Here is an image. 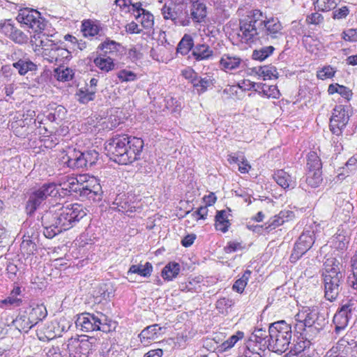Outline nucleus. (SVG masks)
Segmentation results:
<instances>
[{
    "mask_svg": "<svg viewBox=\"0 0 357 357\" xmlns=\"http://www.w3.org/2000/svg\"><path fill=\"white\" fill-rule=\"evenodd\" d=\"M208 214V208L207 206H204L199 207L197 211L192 213V215L195 218H196L197 220L202 219L205 220Z\"/></svg>",
    "mask_w": 357,
    "mask_h": 357,
    "instance_id": "obj_61",
    "label": "nucleus"
},
{
    "mask_svg": "<svg viewBox=\"0 0 357 357\" xmlns=\"http://www.w3.org/2000/svg\"><path fill=\"white\" fill-rule=\"evenodd\" d=\"M21 296V288L20 287H15L8 297L0 301V307L11 309L20 306L22 303Z\"/></svg>",
    "mask_w": 357,
    "mask_h": 357,
    "instance_id": "obj_19",
    "label": "nucleus"
},
{
    "mask_svg": "<svg viewBox=\"0 0 357 357\" xmlns=\"http://www.w3.org/2000/svg\"><path fill=\"white\" fill-rule=\"evenodd\" d=\"M220 63L225 70H231L239 67L241 59L236 56L224 54L220 61Z\"/></svg>",
    "mask_w": 357,
    "mask_h": 357,
    "instance_id": "obj_33",
    "label": "nucleus"
},
{
    "mask_svg": "<svg viewBox=\"0 0 357 357\" xmlns=\"http://www.w3.org/2000/svg\"><path fill=\"white\" fill-rule=\"evenodd\" d=\"M45 200L44 197L37 190L33 191L26 202V209L27 213L29 214L33 213Z\"/></svg>",
    "mask_w": 357,
    "mask_h": 357,
    "instance_id": "obj_29",
    "label": "nucleus"
},
{
    "mask_svg": "<svg viewBox=\"0 0 357 357\" xmlns=\"http://www.w3.org/2000/svg\"><path fill=\"white\" fill-rule=\"evenodd\" d=\"M268 338L269 335H266V331L261 328L255 330L245 343L246 351L252 354V351L255 349L262 356L266 348L268 349V342H267Z\"/></svg>",
    "mask_w": 357,
    "mask_h": 357,
    "instance_id": "obj_14",
    "label": "nucleus"
},
{
    "mask_svg": "<svg viewBox=\"0 0 357 357\" xmlns=\"http://www.w3.org/2000/svg\"><path fill=\"white\" fill-rule=\"evenodd\" d=\"M121 45L114 40H106L98 45V49L104 52L105 55L119 51Z\"/></svg>",
    "mask_w": 357,
    "mask_h": 357,
    "instance_id": "obj_47",
    "label": "nucleus"
},
{
    "mask_svg": "<svg viewBox=\"0 0 357 357\" xmlns=\"http://www.w3.org/2000/svg\"><path fill=\"white\" fill-rule=\"evenodd\" d=\"M244 337V333L238 331L235 334L230 336L227 340L223 342L219 346V350L221 351H226L235 346V344Z\"/></svg>",
    "mask_w": 357,
    "mask_h": 357,
    "instance_id": "obj_38",
    "label": "nucleus"
},
{
    "mask_svg": "<svg viewBox=\"0 0 357 357\" xmlns=\"http://www.w3.org/2000/svg\"><path fill=\"white\" fill-rule=\"evenodd\" d=\"M349 14V8L347 6H342L333 11L334 19L345 18Z\"/></svg>",
    "mask_w": 357,
    "mask_h": 357,
    "instance_id": "obj_63",
    "label": "nucleus"
},
{
    "mask_svg": "<svg viewBox=\"0 0 357 357\" xmlns=\"http://www.w3.org/2000/svg\"><path fill=\"white\" fill-rule=\"evenodd\" d=\"M17 22L31 29L35 33L44 30L45 23L40 13L35 9L24 8L19 10Z\"/></svg>",
    "mask_w": 357,
    "mask_h": 357,
    "instance_id": "obj_9",
    "label": "nucleus"
},
{
    "mask_svg": "<svg viewBox=\"0 0 357 357\" xmlns=\"http://www.w3.org/2000/svg\"><path fill=\"white\" fill-rule=\"evenodd\" d=\"M268 349L276 353H283L291 344L292 330L291 324L284 320L272 323L268 328Z\"/></svg>",
    "mask_w": 357,
    "mask_h": 357,
    "instance_id": "obj_6",
    "label": "nucleus"
},
{
    "mask_svg": "<svg viewBox=\"0 0 357 357\" xmlns=\"http://www.w3.org/2000/svg\"><path fill=\"white\" fill-rule=\"evenodd\" d=\"M315 8L320 11H328L335 8L336 0H317L314 2Z\"/></svg>",
    "mask_w": 357,
    "mask_h": 357,
    "instance_id": "obj_51",
    "label": "nucleus"
},
{
    "mask_svg": "<svg viewBox=\"0 0 357 357\" xmlns=\"http://www.w3.org/2000/svg\"><path fill=\"white\" fill-rule=\"evenodd\" d=\"M327 354L331 357H357V342L346 334Z\"/></svg>",
    "mask_w": 357,
    "mask_h": 357,
    "instance_id": "obj_10",
    "label": "nucleus"
},
{
    "mask_svg": "<svg viewBox=\"0 0 357 357\" xmlns=\"http://www.w3.org/2000/svg\"><path fill=\"white\" fill-rule=\"evenodd\" d=\"M194 47L195 45L192 37L189 34H185L178 43L176 51L182 55H187L190 51L192 52Z\"/></svg>",
    "mask_w": 357,
    "mask_h": 357,
    "instance_id": "obj_34",
    "label": "nucleus"
},
{
    "mask_svg": "<svg viewBox=\"0 0 357 357\" xmlns=\"http://www.w3.org/2000/svg\"><path fill=\"white\" fill-rule=\"evenodd\" d=\"M98 155V152L94 149L82 152L75 149H69L63 160L64 163L70 169H79L95 165Z\"/></svg>",
    "mask_w": 357,
    "mask_h": 357,
    "instance_id": "obj_7",
    "label": "nucleus"
},
{
    "mask_svg": "<svg viewBox=\"0 0 357 357\" xmlns=\"http://www.w3.org/2000/svg\"><path fill=\"white\" fill-rule=\"evenodd\" d=\"M144 147L141 138L128 135H115L109 139L105 149L115 162L119 165H128L139 158Z\"/></svg>",
    "mask_w": 357,
    "mask_h": 357,
    "instance_id": "obj_3",
    "label": "nucleus"
},
{
    "mask_svg": "<svg viewBox=\"0 0 357 357\" xmlns=\"http://www.w3.org/2000/svg\"><path fill=\"white\" fill-rule=\"evenodd\" d=\"M96 347L97 339L94 337L71 340L68 344L70 357H87Z\"/></svg>",
    "mask_w": 357,
    "mask_h": 357,
    "instance_id": "obj_11",
    "label": "nucleus"
},
{
    "mask_svg": "<svg viewBox=\"0 0 357 357\" xmlns=\"http://www.w3.org/2000/svg\"><path fill=\"white\" fill-rule=\"evenodd\" d=\"M349 121L348 113L341 105L335 106L330 119V128L333 134L339 136Z\"/></svg>",
    "mask_w": 357,
    "mask_h": 357,
    "instance_id": "obj_15",
    "label": "nucleus"
},
{
    "mask_svg": "<svg viewBox=\"0 0 357 357\" xmlns=\"http://www.w3.org/2000/svg\"><path fill=\"white\" fill-rule=\"evenodd\" d=\"M298 319L297 321H299L300 324L296 326H300L301 328L303 327H311L314 324H317L318 326H320L321 324L319 323V313L315 310H307L302 313H299L297 314Z\"/></svg>",
    "mask_w": 357,
    "mask_h": 357,
    "instance_id": "obj_20",
    "label": "nucleus"
},
{
    "mask_svg": "<svg viewBox=\"0 0 357 357\" xmlns=\"http://www.w3.org/2000/svg\"><path fill=\"white\" fill-rule=\"evenodd\" d=\"M307 167L308 170H321L322 162L316 152L310 151L308 153L307 160Z\"/></svg>",
    "mask_w": 357,
    "mask_h": 357,
    "instance_id": "obj_42",
    "label": "nucleus"
},
{
    "mask_svg": "<svg viewBox=\"0 0 357 357\" xmlns=\"http://www.w3.org/2000/svg\"><path fill=\"white\" fill-rule=\"evenodd\" d=\"M62 197L68 193L75 192L82 199H87L94 202L102 199V188L94 177L87 175H79L77 178H70L67 183H63L61 188Z\"/></svg>",
    "mask_w": 357,
    "mask_h": 357,
    "instance_id": "obj_4",
    "label": "nucleus"
},
{
    "mask_svg": "<svg viewBox=\"0 0 357 357\" xmlns=\"http://www.w3.org/2000/svg\"><path fill=\"white\" fill-rule=\"evenodd\" d=\"M347 284L357 291V266H353V273L347 277Z\"/></svg>",
    "mask_w": 357,
    "mask_h": 357,
    "instance_id": "obj_60",
    "label": "nucleus"
},
{
    "mask_svg": "<svg viewBox=\"0 0 357 357\" xmlns=\"http://www.w3.org/2000/svg\"><path fill=\"white\" fill-rule=\"evenodd\" d=\"M76 96H77V100L80 103L87 104L95 99L96 93H94V91H90L87 85L84 88L79 89L77 91Z\"/></svg>",
    "mask_w": 357,
    "mask_h": 357,
    "instance_id": "obj_40",
    "label": "nucleus"
},
{
    "mask_svg": "<svg viewBox=\"0 0 357 357\" xmlns=\"http://www.w3.org/2000/svg\"><path fill=\"white\" fill-rule=\"evenodd\" d=\"M314 232L310 230L303 231L296 242L298 245H303V247L305 245L309 250L314 242Z\"/></svg>",
    "mask_w": 357,
    "mask_h": 357,
    "instance_id": "obj_46",
    "label": "nucleus"
},
{
    "mask_svg": "<svg viewBox=\"0 0 357 357\" xmlns=\"http://www.w3.org/2000/svg\"><path fill=\"white\" fill-rule=\"evenodd\" d=\"M182 75L188 79L192 86L195 83L198 76V74L192 68H188L182 71Z\"/></svg>",
    "mask_w": 357,
    "mask_h": 357,
    "instance_id": "obj_59",
    "label": "nucleus"
},
{
    "mask_svg": "<svg viewBox=\"0 0 357 357\" xmlns=\"http://www.w3.org/2000/svg\"><path fill=\"white\" fill-rule=\"evenodd\" d=\"M251 273L252 272L250 270H246L243 274L242 277L234 282L232 289L238 293H242L244 291L245 286L247 285Z\"/></svg>",
    "mask_w": 357,
    "mask_h": 357,
    "instance_id": "obj_48",
    "label": "nucleus"
},
{
    "mask_svg": "<svg viewBox=\"0 0 357 357\" xmlns=\"http://www.w3.org/2000/svg\"><path fill=\"white\" fill-rule=\"evenodd\" d=\"M28 314L31 322L33 326L36 325L40 321L45 319L47 314L46 307L43 305H36L30 307L25 310Z\"/></svg>",
    "mask_w": 357,
    "mask_h": 357,
    "instance_id": "obj_26",
    "label": "nucleus"
},
{
    "mask_svg": "<svg viewBox=\"0 0 357 357\" xmlns=\"http://www.w3.org/2000/svg\"><path fill=\"white\" fill-rule=\"evenodd\" d=\"M275 50L272 45L263 47L259 50H255L252 52V57L255 60L262 61L271 55Z\"/></svg>",
    "mask_w": 357,
    "mask_h": 357,
    "instance_id": "obj_44",
    "label": "nucleus"
},
{
    "mask_svg": "<svg viewBox=\"0 0 357 357\" xmlns=\"http://www.w3.org/2000/svg\"><path fill=\"white\" fill-rule=\"evenodd\" d=\"M162 14L165 20H171L175 25L188 26L190 20L185 0L169 6L165 5L162 10Z\"/></svg>",
    "mask_w": 357,
    "mask_h": 357,
    "instance_id": "obj_8",
    "label": "nucleus"
},
{
    "mask_svg": "<svg viewBox=\"0 0 357 357\" xmlns=\"http://www.w3.org/2000/svg\"><path fill=\"white\" fill-rule=\"evenodd\" d=\"M86 215L83 206L77 203L66 206L60 204L53 205L40 218L43 234L47 238H52L73 227Z\"/></svg>",
    "mask_w": 357,
    "mask_h": 357,
    "instance_id": "obj_2",
    "label": "nucleus"
},
{
    "mask_svg": "<svg viewBox=\"0 0 357 357\" xmlns=\"http://www.w3.org/2000/svg\"><path fill=\"white\" fill-rule=\"evenodd\" d=\"M153 15L147 10H143V13L136 15V20L140 22L142 26L146 29H151L154 24Z\"/></svg>",
    "mask_w": 357,
    "mask_h": 357,
    "instance_id": "obj_41",
    "label": "nucleus"
},
{
    "mask_svg": "<svg viewBox=\"0 0 357 357\" xmlns=\"http://www.w3.org/2000/svg\"><path fill=\"white\" fill-rule=\"evenodd\" d=\"M324 20L323 16L318 13H314L307 17V21L308 23L318 24L321 23Z\"/></svg>",
    "mask_w": 357,
    "mask_h": 357,
    "instance_id": "obj_64",
    "label": "nucleus"
},
{
    "mask_svg": "<svg viewBox=\"0 0 357 357\" xmlns=\"http://www.w3.org/2000/svg\"><path fill=\"white\" fill-rule=\"evenodd\" d=\"M191 54L197 61L209 60L213 56V50L207 44H197L195 45Z\"/></svg>",
    "mask_w": 357,
    "mask_h": 357,
    "instance_id": "obj_25",
    "label": "nucleus"
},
{
    "mask_svg": "<svg viewBox=\"0 0 357 357\" xmlns=\"http://www.w3.org/2000/svg\"><path fill=\"white\" fill-rule=\"evenodd\" d=\"M13 68L20 75H25L28 72H35L38 66L24 54L22 58L13 63Z\"/></svg>",
    "mask_w": 357,
    "mask_h": 357,
    "instance_id": "obj_21",
    "label": "nucleus"
},
{
    "mask_svg": "<svg viewBox=\"0 0 357 357\" xmlns=\"http://www.w3.org/2000/svg\"><path fill=\"white\" fill-rule=\"evenodd\" d=\"M335 245L339 250H344L349 243V238L342 234H337L334 238Z\"/></svg>",
    "mask_w": 357,
    "mask_h": 357,
    "instance_id": "obj_55",
    "label": "nucleus"
},
{
    "mask_svg": "<svg viewBox=\"0 0 357 357\" xmlns=\"http://www.w3.org/2000/svg\"><path fill=\"white\" fill-rule=\"evenodd\" d=\"M232 305V301L229 299L222 298L216 302V307L220 312H223L225 309H227Z\"/></svg>",
    "mask_w": 357,
    "mask_h": 357,
    "instance_id": "obj_62",
    "label": "nucleus"
},
{
    "mask_svg": "<svg viewBox=\"0 0 357 357\" xmlns=\"http://www.w3.org/2000/svg\"><path fill=\"white\" fill-rule=\"evenodd\" d=\"M241 41L248 45L279 43L284 36V27L277 17H267L260 10L248 12L240 21Z\"/></svg>",
    "mask_w": 357,
    "mask_h": 357,
    "instance_id": "obj_1",
    "label": "nucleus"
},
{
    "mask_svg": "<svg viewBox=\"0 0 357 357\" xmlns=\"http://www.w3.org/2000/svg\"><path fill=\"white\" fill-rule=\"evenodd\" d=\"M37 190L46 199L48 197H62L58 185L55 183H44Z\"/></svg>",
    "mask_w": 357,
    "mask_h": 357,
    "instance_id": "obj_32",
    "label": "nucleus"
},
{
    "mask_svg": "<svg viewBox=\"0 0 357 357\" xmlns=\"http://www.w3.org/2000/svg\"><path fill=\"white\" fill-rule=\"evenodd\" d=\"M324 271L322 273L324 275L336 276L335 274H344L341 271L342 265L337 259L334 257H330L326 259L324 264Z\"/></svg>",
    "mask_w": 357,
    "mask_h": 357,
    "instance_id": "obj_28",
    "label": "nucleus"
},
{
    "mask_svg": "<svg viewBox=\"0 0 357 357\" xmlns=\"http://www.w3.org/2000/svg\"><path fill=\"white\" fill-rule=\"evenodd\" d=\"M213 85L212 79L208 76L198 77L193 87L197 89V93L201 94L206 91L208 88Z\"/></svg>",
    "mask_w": 357,
    "mask_h": 357,
    "instance_id": "obj_45",
    "label": "nucleus"
},
{
    "mask_svg": "<svg viewBox=\"0 0 357 357\" xmlns=\"http://www.w3.org/2000/svg\"><path fill=\"white\" fill-rule=\"evenodd\" d=\"M352 304L348 303L343 305L335 314L333 322L335 325V333L338 335L348 326L353 310Z\"/></svg>",
    "mask_w": 357,
    "mask_h": 357,
    "instance_id": "obj_16",
    "label": "nucleus"
},
{
    "mask_svg": "<svg viewBox=\"0 0 357 357\" xmlns=\"http://www.w3.org/2000/svg\"><path fill=\"white\" fill-rule=\"evenodd\" d=\"M34 234L31 233L29 235V232L27 231V236L24 235L23 240L20 244V250L24 255H31L35 253L37 250L36 244L33 241Z\"/></svg>",
    "mask_w": 357,
    "mask_h": 357,
    "instance_id": "obj_30",
    "label": "nucleus"
},
{
    "mask_svg": "<svg viewBox=\"0 0 357 357\" xmlns=\"http://www.w3.org/2000/svg\"><path fill=\"white\" fill-rule=\"evenodd\" d=\"M308 250L306 248V247H303V245H298V243L296 242L295 243L293 252L291 255V259L297 260L300 257H301Z\"/></svg>",
    "mask_w": 357,
    "mask_h": 357,
    "instance_id": "obj_57",
    "label": "nucleus"
},
{
    "mask_svg": "<svg viewBox=\"0 0 357 357\" xmlns=\"http://www.w3.org/2000/svg\"><path fill=\"white\" fill-rule=\"evenodd\" d=\"M82 31L85 37H93L104 34L100 23L91 20H86L82 22Z\"/></svg>",
    "mask_w": 357,
    "mask_h": 357,
    "instance_id": "obj_24",
    "label": "nucleus"
},
{
    "mask_svg": "<svg viewBox=\"0 0 357 357\" xmlns=\"http://www.w3.org/2000/svg\"><path fill=\"white\" fill-rule=\"evenodd\" d=\"M335 70L331 66H325L321 70L318 71L317 77L321 79L331 78L335 75Z\"/></svg>",
    "mask_w": 357,
    "mask_h": 357,
    "instance_id": "obj_58",
    "label": "nucleus"
},
{
    "mask_svg": "<svg viewBox=\"0 0 357 357\" xmlns=\"http://www.w3.org/2000/svg\"><path fill=\"white\" fill-rule=\"evenodd\" d=\"M180 272V265L176 262H169L162 271V277L166 280H172Z\"/></svg>",
    "mask_w": 357,
    "mask_h": 357,
    "instance_id": "obj_36",
    "label": "nucleus"
},
{
    "mask_svg": "<svg viewBox=\"0 0 357 357\" xmlns=\"http://www.w3.org/2000/svg\"><path fill=\"white\" fill-rule=\"evenodd\" d=\"M117 77L121 82H133L137 79V75L128 70H121L117 74Z\"/></svg>",
    "mask_w": 357,
    "mask_h": 357,
    "instance_id": "obj_53",
    "label": "nucleus"
},
{
    "mask_svg": "<svg viewBox=\"0 0 357 357\" xmlns=\"http://www.w3.org/2000/svg\"><path fill=\"white\" fill-rule=\"evenodd\" d=\"M93 63L97 68L105 73L112 71L115 68L114 59L106 55L97 56L93 59Z\"/></svg>",
    "mask_w": 357,
    "mask_h": 357,
    "instance_id": "obj_31",
    "label": "nucleus"
},
{
    "mask_svg": "<svg viewBox=\"0 0 357 357\" xmlns=\"http://www.w3.org/2000/svg\"><path fill=\"white\" fill-rule=\"evenodd\" d=\"M164 328L155 324L144 328L138 335L141 343L144 346H148L151 342L157 340L163 333Z\"/></svg>",
    "mask_w": 357,
    "mask_h": 357,
    "instance_id": "obj_18",
    "label": "nucleus"
},
{
    "mask_svg": "<svg viewBox=\"0 0 357 357\" xmlns=\"http://www.w3.org/2000/svg\"><path fill=\"white\" fill-rule=\"evenodd\" d=\"M8 326H14L20 331L27 333L34 326L31 322L26 312L23 311L15 319H13L10 324Z\"/></svg>",
    "mask_w": 357,
    "mask_h": 357,
    "instance_id": "obj_27",
    "label": "nucleus"
},
{
    "mask_svg": "<svg viewBox=\"0 0 357 357\" xmlns=\"http://www.w3.org/2000/svg\"><path fill=\"white\" fill-rule=\"evenodd\" d=\"M76 328L83 332L100 331L107 333L114 331L117 323L109 319L107 316L100 312H84L78 315L75 321Z\"/></svg>",
    "mask_w": 357,
    "mask_h": 357,
    "instance_id": "obj_5",
    "label": "nucleus"
},
{
    "mask_svg": "<svg viewBox=\"0 0 357 357\" xmlns=\"http://www.w3.org/2000/svg\"><path fill=\"white\" fill-rule=\"evenodd\" d=\"M58 43L49 39L47 37H46L45 39H41L40 41V46L42 48V56L45 58L47 54H48V52H52L53 49H55L56 47H58Z\"/></svg>",
    "mask_w": 357,
    "mask_h": 357,
    "instance_id": "obj_50",
    "label": "nucleus"
},
{
    "mask_svg": "<svg viewBox=\"0 0 357 357\" xmlns=\"http://www.w3.org/2000/svg\"><path fill=\"white\" fill-rule=\"evenodd\" d=\"M273 177L283 189L294 188L296 185V179L283 169L276 171Z\"/></svg>",
    "mask_w": 357,
    "mask_h": 357,
    "instance_id": "obj_23",
    "label": "nucleus"
},
{
    "mask_svg": "<svg viewBox=\"0 0 357 357\" xmlns=\"http://www.w3.org/2000/svg\"><path fill=\"white\" fill-rule=\"evenodd\" d=\"M186 8L189 7L190 14V19L192 18L195 22H202L206 17V6L204 3L199 0H185Z\"/></svg>",
    "mask_w": 357,
    "mask_h": 357,
    "instance_id": "obj_17",
    "label": "nucleus"
},
{
    "mask_svg": "<svg viewBox=\"0 0 357 357\" xmlns=\"http://www.w3.org/2000/svg\"><path fill=\"white\" fill-rule=\"evenodd\" d=\"M342 38L349 42H357V29H349L342 33Z\"/></svg>",
    "mask_w": 357,
    "mask_h": 357,
    "instance_id": "obj_56",
    "label": "nucleus"
},
{
    "mask_svg": "<svg viewBox=\"0 0 357 357\" xmlns=\"http://www.w3.org/2000/svg\"><path fill=\"white\" fill-rule=\"evenodd\" d=\"M152 271V264L150 262H146L144 265H132L127 272V275L136 273L144 278H148L151 275Z\"/></svg>",
    "mask_w": 357,
    "mask_h": 357,
    "instance_id": "obj_35",
    "label": "nucleus"
},
{
    "mask_svg": "<svg viewBox=\"0 0 357 357\" xmlns=\"http://www.w3.org/2000/svg\"><path fill=\"white\" fill-rule=\"evenodd\" d=\"M322 180L323 178L321 170L307 171L306 174L305 181L308 185L311 186L312 188H317L320 185Z\"/></svg>",
    "mask_w": 357,
    "mask_h": 357,
    "instance_id": "obj_39",
    "label": "nucleus"
},
{
    "mask_svg": "<svg viewBox=\"0 0 357 357\" xmlns=\"http://www.w3.org/2000/svg\"><path fill=\"white\" fill-rule=\"evenodd\" d=\"M263 86L264 85L262 84H257L253 82H250L248 79H243L241 82L238 83V89H241L243 91L254 89L255 91H257V89H255V86H257L258 89H261L263 87Z\"/></svg>",
    "mask_w": 357,
    "mask_h": 357,
    "instance_id": "obj_52",
    "label": "nucleus"
},
{
    "mask_svg": "<svg viewBox=\"0 0 357 357\" xmlns=\"http://www.w3.org/2000/svg\"><path fill=\"white\" fill-rule=\"evenodd\" d=\"M71 57V53L66 48L59 45L51 52H48V54L44 58L50 63H57L64 62L66 60Z\"/></svg>",
    "mask_w": 357,
    "mask_h": 357,
    "instance_id": "obj_22",
    "label": "nucleus"
},
{
    "mask_svg": "<svg viewBox=\"0 0 357 357\" xmlns=\"http://www.w3.org/2000/svg\"><path fill=\"white\" fill-rule=\"evenodd\" d=\"M0 32L18 45H26L29 40V36L18 29L12 20L0 22Z\"/></svg>",
    "mask_w": 357,
    "mask_h": 357,
    "instance_id": "obj_12",
    "label": "nucleus"
},
{
    "mask_svg": "<svg viewBox=\"0 0 357 357\" xmlns=\"http://www.w3.org/2000/svg\"><path fill=\"white\" fill-rule=\"evenodd\" d=\"M54 76L56 79L60 82H67L73 79V70L68 68H58L54 70Z\"/></svg>",
    "mask_w": 357,
    "mask_h": 357,
    "instance_id": "obj_49",
    "label": "nucleus"
},
{
    "mask_svg": "<svg viewBox=\"0 0 357 357\" xmlns=\"http://www.w3.org/2000/svg\"><path fill=\"white\" fill-rule=\"evenodd\" d=\"M336 276L324 275V297L327 301H335L342 290L344 274Z\"/></svg>",
    "mask_w": 357,
    "mask_h": 357,
    "instance_id": "obj_13",
    "label": "nucleus"
},
{
    "mask_svg": "<svg viewBox=\"0 0 357 357\" xmlns=\"http://www.w3.org/2000/svg\"><path fill=\"white\" fill-rule=\"evenodd\" d=\"M276 72V69L274 67L270 66H260L257 68L256 73L264 77V79H271V77L274 76V73Z\"/></svg>",
    "mask_w": 357,
    "mask_h": 357,
    "instance_id": "obj_54",
    "label": "nucleus"
},
{
    "mask_svg": "<svg viewBox=\"0 0 357 357\" xmlns=\"http://www.w3.org/2000/svg\"><path fill=\"white\" fill-rule=\"evenodd\" d=\"M215 225L217 230H220L223 233L228 231L230 222L228 220L226 211L222 210L217 212Z\"/></svg>",
    "mask_w": 357,
    "mask_h": 357,
    "instance_id": "obj_37",
    "label": "nucleus"
},
{
    "mask_svg": "<svg viewBox=\"0 0 357 357\" xmlns=\"http://www.w3.org/2000/svg\"><path fill=\"white\" fill-rule=\"evenodd\" d=\"M287 212L281 211L278 215H276L271 218L265 224V229L268 231L275 229L276 227L282 225L285 222V215Z\"/></svg>",
    "mask_w": 357,
    "mask_h": 357,
    "instance_id": "obj_43",
    "label": "nucleus"
}]
</instances>
